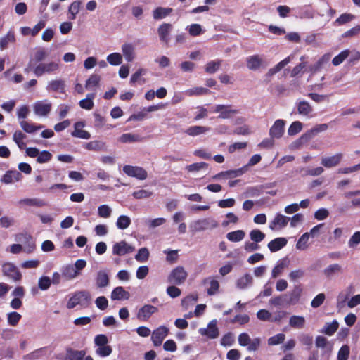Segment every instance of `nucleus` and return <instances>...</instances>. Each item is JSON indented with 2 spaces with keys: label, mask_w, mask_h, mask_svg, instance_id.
Wrapping results in <instances>:
<instances>
[{
  "label": "nucleus",
  "mask_w": 360,
  "mask_h": 360,
  "mask_svg": "<svg viewBox=\"0 0 360 360\" xmlns=\"http://www.w3.org/2000/svg\"><path fill=\"white\" fill-rule=\"evenodd\" d=\"M91 303V296L86 290L75 291L69 295V299L66 304L68 309H72L79 306L81 309H86Z\"/></svg>",
  "instance_id": "nucleus-1"
},
{
  "label": "nucleus",
  "mask_w": 360,
  "mask_h": 360,
  "mask_svg": "<svg viewBox=\"0 0 360 360\" xmlns=\"http://www.w3.org/2000/svg\"><path fill=\"white\" fill-rule=\"evenodd\" d=\"M218 226L217 221L212 218H205L193 221L190 224V229L193 233L200 232L207 229H213Z\"/></svg>",
  "instance_id": "nucleus-2"
},
{
  "label": "nucleus",
  "mask_w": 360,
  "mask_h": 360,
  "mask_svg": "<svg viewBox=\"0 0 360 360\" xmlns=\"http://www.w3.org/2000/svg\"><path fill=\"white\" fill-rule=\"evenodd\" d=\"M328 128V126L327 124H317L311 129L306 131L304 134H303L299 139H297L295 144L297 146H300L304 143H307V141L312 139L314 136H316L319 133L325 131Z\"/></svg>",
  "instance_id": "nucleus-3"
},
{
  "label": "nucleus",
  "mask_w": 360,
  "mask_h": 360,
  "mask_svg": "<svg viewBox=\"0 0 360 360\" xmlns=\"http://www.w3.org/2000/svg\"><path fill=\"white\" fill-rule=\"evenodd\" d=\"M188 273L185 269L181 266H179L172 269L169 273L167 281L172 285H179L185 282Z\"/></svg>",
  "instance_id": "nucleus-4"
},
{
  "label": "nucleus",
  "mask_w": 360,
  "mask_h": 360,
  "mask_svg": "<svg viewBox=\"0 0 360 360\" xmlns=\"http://www.w3.org/2000/svg\"><path fill=\"white\" fill-rule=\"evenodd\" d=\"M212 112L219 113L218 117L220 119H230L233 115L239 112V110L233 108L231 105L218 104L212 107Z\"/></svg>",
  "instance_id": "nucleus-5"
},
{
  "label": "nucleus",
  "mask_w": 360,
  "mask_h": 360,
  "mask_svg": "<svg viewBox=\"0 0 360 360\" xmlns=\"http://www.w3.org/2000/svg\"><path fill=\"white\" fill-rule=\"evenodd\" d=\"M33 111L37 116L47 117L52 108V103L46 100L38 101L34 103Z\"/></svg>",
  "instance_id": "nucleus-6"
},
{
  "label": "nucleus",
  "mask_w": 360,
  "mask_h": 360,
  "mask_svg": "<svg viewBox=\"0 0 360 360\" xmlns=\"http://www.w3.org/2000/svg\"><path fill=\"white\" fill-rule=\"evenodd\" d=\"M123 172L127 176L139 180H145L148 177L146 170L139 166L124 165L123 167Z\"/></svg>",
  "instance_id": "nucleus-7"
},
{
  "label": "nucleus",
  "mask_w": 360,
  "mask_h": 360,
  "mask_svg": "<svg viewBox=\"0 0 360 360\" xmlns=\"http://www.w3.org/2000/svg\"><path fill=\"white\" fill-rule=\"evenodd\" d=\"M58 69V64L55 62L47 63H40L33 69V72L37 77H40L44 74H50L56 72Z\"/></svg>",
  "instance_id": "nucleus-8"
},
{
  "label": "nucleus",
  "mask_w": 360,
  "mask_h": 360,
  "mask_svg": "<svg viewBox=\"0 0 360 360\" xmlns=\"http://www.w3.org/2000/svg\"><path fill=\"white\" fill-rule=\"evenodd\" d=\"M217 324V321L213 319L208 323L207 328H201L198 330V332L201 335L206 336L209 339H215L219 335Z\"/></svg>",
  "instance_id": "nucleus-9"
},
{
  "label": "nucleus",
  "mask_w": 360,
  "mask_h": 360,
  "mask_svg": "<svg viewBox=\"0 0 360 360\" xmlns=\"http://www.w3.org/2000/svg\"><path fill=\"white\" fill-rule=\"evenodd\" d=\"M2 271L4 276L14 281H18L22 278V274L18 269L12 263H5L2 266Z\"/></svg>",
  "instance_id": "nucleus-10"
},
{
  "label": "nucleus",
  "mask_w": 360,
  "mask_h": 360,
  "mask_svg": "<svg viewBox=\"0 0 360 360\" xmlns=\"http://www.w3.org/2000/svg\"><path fill=\"white\" fill-rule=\"evenodd\" d=\"M135 248L127 243L125 240L115 243L112 246V254L118 256H123L127 254L131 253L134 251Z\"/></svg>",
  "instance_id": "nucleus-11"
},
{
  "label": "nucleus",
  "mask_w": 360,
  "mask_h": 360,
  "mask_svg": "<svg viewBox=\"0 0 360 360\" xmlns=\"http://www.w3.org/2000/svg\"><path fill=\"white\" fill-rule=\"evenodd\" d=\"M15 241L21 243L25 245V251L30 253L35 248V244L31 235L27 233H20L15 236Z\"/></svg>",
  "instance_id": "nucleus-12"
},
{
  "label": "nucleus",
  "mask_w": 360,
  "mask_h": 360,
  "mask_svg": "<svg viewBox=\"0 0 360 360\" xmlns=\"http://www.w3.org/2000/svg\"><path fill=\"white\" fill-rule=\"evenodd\" d=\"M285 121L281 119L276 120L269 129V136L271 139H280L285 131Z\"/></svg>",
  "instance_id": "nucleus-13"
},
{
  "label": "nucleus",
  "mask_w": 360,
  "mask_h": 360,
  "mask_svg": "<svg viewBox=\"0 0 360 360\" xmlns=\"http://www.w3.org/2000/svg\"><path fill=\"white\" fill-rule=\"evenodd\" d=\"M158 311V309L150 304H145L141 307L136 314V317L141 321H147L150 317Z\"/></svg>",
  "instance_id": "nucleus-14"
},
{
  "label": "nucleus",
  "mask_w": 360,
  "mask_h": 360,
  "mask_svg": "<svg viewBox=\"0 0 360 360\" xmlns=\"http://www.w3.org/2000/svg\"><path fill=\"white\" fill-rule=\"evenodd\" d=\"M169 333V329L165 326H160L153 330L151 336V340L153 345L156 347L161 345L163 340L167 337Z\"/></svg>",
  "instance_id": "nucleus-15"
},
{
  "label": "nucleus",
  "mask_w": 360,
  "mask_h": 360,
  "mask_svg": "<svg viewBox=\"0 0 360 360\" xmlns=\"http://www.w3.org/2000/svg\"><path fill=\"white\" fill-rule=\"evenodd\" d=\"M22 179V174L17 170H8L1 177L0 181L5 184H11L20 181Z\"/></svg>",
  "instance_id": "nucleus-16"
},
{
  "label": "nucleus",
  "mask_w": 360,
  "mask_h": 360,
  "mask_svg": "<svg viewBox=\"0 0 360 360\" xmlns=\"http://www.w3.org/2000/svg\"><path fill=\"white\" fill-rule=\"evenodd\" d=\"M290 219V217H285L278 213L276 215L274 219L269 223V227L272 231L281 230L287 225Z\"/></svg>",
  "instance_id": "nucleus-17"
},
{
  "label": "nucleus",
  "mask_w": 360,
  "mask_h": 360,
  "mask_svg": "<svg viewBox=\"0 0 360 360\" xmlns=\"http://www.w3.org/2000/svg\"><path fill=\"white\" fill-rule=\"evenodd\" d=\"M172 30V25L169 23H162L158 28V33L160 37V40L165 43L166 45L169 41V34Z\"/></svg>",
  "instance_id": "nucleus-18"
},
{
  "label": "nucleus",
  "mask_w": 360,
  "mask_h": 360,
  "mask_svg": "<svg viewBox=\"0 0 360 360\" xmlns=\"http://www.w3.org/2000/svg\"><path fill=\"white\" fill-rule=\"evenodd\" d=\"M85 350L68 349L65 360H94L91 356H86Z\"/></svg>",
  "instance_id": "nucleus-19"
},
{
  "label": "nucleus",
  "mask_w": 360,
  "mask_h": 360,
  "mask_svg": "<svg viewBox=\"0 0 360 360\" xmlns=\"http://www.w3.org/2000/svg\"><path fill=\"white\" fill-rule=\"evenodd\" d=\"M302 292V288L300 285H295L292 291L287 294L286 304L294 305L296 304L300 298Z\"/></svg>",
  "instance_id": "nucleus-20"
},
{
  "label": "nucleus",
  "mask_w": 360,
  "mask_h": 360,
  "mask_svg": "<svg viewBox=\"0 0 360 360\" xmlns=\"http://www.w3.org/2000/svg\"><path fill=\"white\" fill-rule=\"evenodd\" d=\"M84 148L89 150L95 152H105L108 150L106 142L101 140H94L86 143Z\"/></svg>",
  "instance_id": "nucleus-21"
},
{
  "label": "nucleus",
  "mask_w": 360,
  "mask_h": 360,
  "mask_svg": "<svg viewBox=\"0 0 360 360\" xmlns=\"http://www.w3.org/2000/svg\"><path fill=\"white\" fill-rule=\"evenodd\" d=\"M60 272L65 281L74 280L79 276L77 271L74 269L72 264L63 266L60 269Z\"/></svg>",
  "instance_id": "nucleus-22"
},
{
  "label": "nucleus",
  "mask_w": 360,
  "mask_h": 360,
  "mask_svg": "<svg viewBox=\"0 0 360 360\" xmlns=\"http://www.w3.org/2000/svg\"><path fill=\"white\" fill-rule=\"evenodd\" d=\"M263 58L259 55H252L246 58L247 67L250 70H257L263 65Z\"/></svg>",
  "instance_id": "nucleus-23"
},
{
  "label": "nucleus",
  "mask_w": 360,
  "mask_h": 360,
  "mask_svg": "<svg viewBox=\"0 0 360 360\" xmlns=\"http://www.w3.org/2000/svg\"><path fill=\"white\" fill-rule=\"evenodd\" d=\"M342 158V153H337L330 157H324L321 159V165L325 167L331 168L339 165Z\"/></svg>",
  "instance_id": "nucleus-24"
},
{
  "label": "nucleus",
  "mask_w": 360,
  "mask_h": 360,
  "mask_svg": "<svg viewBox=\"0 0 360 360\" xmlns=\"http://www.w3.org/2000/svg\"><path fill=\"white\" fill-rule=\"evenodd\" d=\"M96 285L98 288L107 287L110 283L109 275L105 270H100L96 276Z\"/></svg>",
  "instance_id": "nucleus-25"
},
{
  "label": "nucleus",
  "mask_w": 360,
  "mask_h": 360,
  "mask_svg": "<svg viewBox=\"0 0 360 360\" xmlns=\"http://www.w3.org/2000/svg\"><path fill=\"white\" fill-rule=\"evenodd\" d=\"M122 51L125 60L131 62L135 58V48L130 43H125L122 46Z\"/></svg>",
  "instance_id": "nucleus-26"
},
{
  "label": "nucleus",
  "mask_w": 360,
  "mask_h": 360,
  "mask_svg": "<svg viewBox=\"0 0 360 360\" xmlns=\"http://www.w3.org/2000/svg\"><path fill=\"white\" fill-rule=\"evenodd\" d=\"M110 297L112 300H128L130 294L123 287L118 286L113 289Z\"/></svg>",
  "instance_id": "nucleus-27"
},
{
  "label": "nucleus",
  "mask_w": 360,
  "mask_h": 360,
  "mask_svg": "<svg viewBox=\"0 0 360 360\" xmlns=\"http://www.w3.org/2000/svg\"><path fill=\"white\" fill-rule=\"evenodd\" d=\"M203 283L209 284V287L207 289V292L209 295H214L218 292L219 283L214 278L207 277L203 280Z\"/></svg>",
  "instance_id": "nucleus-28"
},
{
  "label": "nucleus",
  "mask_w": 360,
  "mask_h": 360,
  "mask_svg": "<svg viewBox=\"0 0 360 360\" xmlns=\"http://www.w3.org/2000/svg\"><path fill=\"white\" fill-rule=\"evenodd\" d=\"M342 272V266L339 264L336 263L328 265L323 271V275L328 278H331L334 276L341 274Z\"/></svg>",
  "instance_id": "nucleus-29"
},
{
  "label": "nucleus",
  "mask_w": 360,
  "mask_h": 360,
  "mask_svg": "<svg viewBox=\"0 0 360 360\" xmlns=\"http://www.w3.org/2000/svg\"><path fill=\"white\" fill-rule=\"evenodd\" d=\"M287 244V239L285 238H276L268 243V248L271 252H275L282 249Z\"/></svg>",
  "instance_id": "nucleus-30"
},
{
  "label": "nucleus",
  "mask_w": 360,
  "mask_h": 360,
  "mask_svg": "<svg viewBox=\"0 0 360 360\" xmlns=\"http://www.w3.org/2000/svg\"><path fill=\"white\" fill-rule=\"evenodd\" d=\"M289 264V260L287 258H284L278 261L276 265L272 269L271 276L272 278L278 277Z\"/></svg>",
  "instance_id": "nucleus-31"
},
{
  "label": "nucleus",
  "mask_w": 360,
  "mask_h": 360,
  "mask_svg": "<svg viewBox=\"0 0 360 360\" xmlns=\"http://www.w3.org/2000/svg\"><path fill=\"white\" fill-rule=\"evenodd\" d=\"M46 89L48 91L63 93L65 89V82L62 79L51 80L48 83Z\"/></svg>",
  "instance_id": "nucleus-32"
},
{
  "label": "nucleus",
  "mask_w": 360,
  "mask_h": 360,
  "mask_svg": "<svg viewBox=\"0 0 360 360\" xmlns=\"http://www.w3.org/2000/svg\"><path fill=\"white\" fill-rule=\"evenodd\" d=\"M15 41V34L13 31H9L5 36L0 39V49L1 51L8 48V45Z\"/></svg>",
  "instance_id": "nucleus-33"
},
{
  "label": "nucleus",
  "mask_w": 360,
  "mask_h": 360,
  "mask_svg": "<svg viewBox=\"0 0 360 360\" xmlns=\"http://www.w3.org/2000/svg\"><path fill=\"white\" fill-rule=\"evenodd\" d=\"M27 138L25 134L20 130H16L13 135V140L16 143L18 147L22 150L25 148L26 143L24 141Z\"/></svg>",
  "instance_id": "nucleus-34"
},
{
  "label": "nucleus",
  "mask_w": 360,
  "mask_h": 360,
  "mask_svg": "<svg viewBox=\"0 0 360 360\" xmlns=\"http://www.w3.org/2000/svg\"><path fill=\"white\" fill-rule=\"evenodd\" d=\"M252 283V277L250 274H246L239 278L236 281V287L240 290H244L250 286Z\"/></svg>",
  "instance_id": "nucleus-35"
},
{
  "label": "nucleus",
  "mask_w": 360,
  "mask_h": 360,
  "mask_svg": "<svg viewBox=\"0 0 360 360\" xmlns=\"http://www.w3.org/2000/svg\"><path fill=\"white\" fill-rule=\"evenodd\" d=\"M142 137L136 134H123L119 138V141L123 143H134V142H140L142 141Z\"/></svg>",
  "instance_id": "nucleus-36"
},
{
  "label": "nucleus",
  "mask_w": 360,
  "mask_h": 360,
  "mask_svg": "<svg viewBox=\"0 0 360 360\" xmlns=\"http://www.w3.org/2000/svg\"><path fill=\"white\" fill-rule=\"evenodd\" d=\"M297 106L298 113L304 116H309L313 111L311 105L305 101H300L297 103Z\"/></svg>",
  "instance_id": "nucleus-37"
},
{
  "label": "nucleus",
  "mask_w": 360,
  "mask_h": 360,
  "mask_svg": "<svg viewBox=\"0 0 360 360\" xmlns=\"http://www.w3.org/2000/svg\"><path fill=\"white\" fill-rule=\"evenodd\" d=\"M306 321L302 316L293 315L289 319V325L294 328L301 329L304 328Z\"/></svg>",
  "instance_id": "nucleus-38"
},
{
  "label": "nucleus",
  "mask_w": 360,
  "mask_h": 360,
  "mask_svg": "<svg viewBox=\"0 0 360 360\" xmlns=\"http://www.w3.org/2000/svg\"><path fill=\"white\" fill-rule=\"evenodd\" d=\"M95 93L88 94L86 96V98L82 99L79 101V106L85 110H91L94 105L93 100L95 98Z\"/></svg>",
  "instance_id": "nucleus-39"
},
{
  "label": "nucleus",
  "mask_w": 360,
  "mask_h": 360,
  "mask_svg": "<svg viewBox=\"0 0 360 360\" xmlns=\"http://www.w3.org/2000/svg\"><path fill=\"white\" fill-rule=\"evenodd\" d=\"M210 131V127H203V126H192L188 127L186 130V134L191 136H195L200 134H205Z\"/></svg>",
  "instance_id": "nucleus-40"
},
{
  "label": "nucleus",
  "mask_w": 360,
  "mask_h": 360,
  "mask_svg": "<svg viewBox=\"0 0 360 360\" xmlns=\"http://www.w3.org/2000/svg\"><path fill=\"white\" fill-rule=\"evenodd\" d=\"M172 8L158 7L153 12V16L155 20L163 19L172 12Z\"/></svg>",
  "instance_id": "nucleus-41"
},
{
  "label": "nucleus",
  "mask_w": 360,
  "mask_h": 360,
  "mask_svg": "<svg viewBox=\"0 0 360 360\" xmlns=\"http://www.w3.org/2000/svg\"><path fill=\"white\" fill-rule=\"evenodd\" d=\"M101 81V77L98 75L93 74L86 81L85 88L87 90H94L98 86Z\"/></svg>",
  "instance_id": "nucleus-42"
},
{
  "label": "nucleus",
  "mask_w": 360,
  "mask_h": 360,
  "mask_svg": "<svg viewBox=\"0 0 360 360\" xmlns=\"http://www.w3.org/2000/svg\"><path fill=\"white\" fill-rule=\"evenodd\" d=\"M330 59V56L324 55L316 63L311 65L309 67V71L311 74H314L319 71L322 67L323 63H327Z\"/></svg>",
  "instance_id": "nucleus-43"
},
{
  "label": "nucleus",
  "mask_w": 360,
  "mask_h": 360,
  "mask_svg": "<svg viewBox=\"0 0 360 360\" xmlns=\"http://www.w3.org/2000/svg\"><path fill=\"white\" fill-rule=\"evenodd\" d=\"M245 236V233L243 230H237L228 233L226 238L229 241L236 243L241 241Z\"/></svg>",
  "instance_id": "nucleus-44"
},
{
  "label": "nucleus",
  "mask_w": 360,
  "mask_h": 360,
  "mask_svg": "<svg viewBox=\"0 0 360 360\" xmlns=\"http://www.w3.org/2000/svg\"><path fill=\"white\" fill-rule=\"evenodd\" d=\"M339 323L336 320L333 321L331 323H326L321 330V333L328 335H332L338 330Z\"/></svg>",
  "instance_id": "nucleus-45"
},
{
  "label": "nucleus",
  "mask_w": 360,
  "mask_h": 360,
  "mask_svg": "<svg viewBox=\"0 0 360 360\" xmlns=\"http://www.w3.org/2000/svg\"><path fill=\"white\" fill-rule=\"evenodd\" d=\"M19 204H23L28 206H37V207H43L46 205V203L41 199L39 198H24L21 199L19 201Z\"/></svg>",
  "instance_id": "nucleus-46"
},
{
  "label": "nucleus",
  "mask_w": 360,
  "mask_h": 360,
  "mask_svg": "<svg viewBox=\"0 0 360 360\" xmlns=\"http://www.w3.org/2000/svg\"><path fill=\"white\" fill-rule=\"evenodd\" d=\"M131 219L127 215H120L117 220L116 226L117 229L124 230L128 228L131 224Z\"/></svg>",
  "instance_id": "nucleus-47"
},
{
  "label": "nucleus",
  "mask_w": 360,
  "mask_h": 360,
  "mask_svg": "<svg viewBox=\"0 0 360 360\" xmlns=\"http://www.w3.org/2000/svg\"><path fill=\"white\" fill-rule=\"evenodd\" d=\"M82 2L80 1H73L69 6L68 12L70 14L69 19L75 20L77 14L79 13Z\"/></svg>",
  "instance_id": "nucleus-48"
},
{
  "label": "nucleus",
  "mask_w": 360,
  "mask_h": 360,
  "mask_svg": "<svg viewBox=\"0 0 360 360\" xmlns=\"http://www.w3.org/2000/svg\"><path fill=\"white\" fill-rule=\"evenodd\" d=\"M210 90L207 88L198 86V87H193L190 89H188L186 91V94L192 96H200L204 94H208L210 93Z\"/></svg>",
  "instance_id": "nucleus-49"
},
{
  "label": "nucleus",
  "mask_w": 360,
  "mask_h": 360,
  "mask_svg": "<svg viewBox=\"0 0 360 360\" xmlns=\"http://www.w3.org/2000/svg\"><path fill=\"white\" fill-rule=\"evenodd\" d=\"M249 235L251 240L257 243L262 242L266 236V235L259 229L252 230Z\"/></svg>",
  "instance_id": "nucleus-50"
},
{
  "label": "nucleus",
  "mask_w": 360,
  "mask_h": 360,
  "mask_svg": "<svg viewBox=\"0 0 360 360\" xmlns=\"http://www.w3.org/2000/svg\"><path fill=\"white\" fill-rule=\"evenodd\" d=\"M198 297L196 294H191L185 297L181 300V305L187 309L190 306L193 305L198 301Z\"/></svg>",
  "instance_id": "nucleus-51"
},
{
  "label": "nucleus",
  "mask_w": 360,
  "mask_h": 360,
  "mask_svg": "<svg viewBox=\"0 0 360 360\" xmlns=\"http://www.w3.org/2000/svg\"><path fill=\"white\" fill-rule=\"evenodd\" d=\"M355 18V16L350 13H343L333 22L335 25L346 24Z\"/></svg>",
  "instance_id": "nucleus-52"
},
{
  "label": "nucleus",
  "mask_w": 360,
  "mask_h": 360,
  "mask_svg": "<svg viewBox=\"0 0 360 360\" xmlns=\"http://www.w3.org/2000/svg\"><path fill=\"white\" fill-rule=\"evenodd\" d=\"M324 169L322 167H317L316 168H302L300 172H304L303 175L304 176H319L323 172Z\"/></svg>",
  "instance_id": "nucleus-53"
},
{
  "label": "nucleus",
  "mask_w": 360,
  "mask_h": 360,
  "mask_svg": "<svg viewBox=\"0 0 360 360\" xmlns=\"http://www.w3.org/2000/svg\"><path fill=\"white\" fill-rule=\"evenodd\" d=\"M107 61L112 65H119L122 62V57L119 53H112L107 56Z\"/></svg>",
  "instance_id": "nucleus-54"
},
{
  "label": "nucleus",
  "mask_w": 360,
  "mask_h": 360,
  "mask_svg": "<svg viewBox=\"0 0 360 360\" xmlns=\"http://www.w3.org/2000/svg\"><path fill=\"white\" fill-rule=\"evenodd\" d=\"M49 55V51L44 48L40 47L37 49L34 53V60L36 62L39 63L46 58Z\"/></svg>",
  "instance_id": "nucleus-55"
},
{
  "label": "nucleus",
  "mask_w": 360,
  "mask_h": 360,
  "mask_svg": "<svg viewBox=\"0 0 360 360\" xmlns=\"http://www.w3.org/2000/svg\"><path fill=\"white\" fill-rule=\"evenodd\" d=\"M149 258V251L146 248H141L135 255V259L140 262H145Z\"/></svg>",
  "instance_id": "nucleus-56"
},
{
  "label": "nucleus",
  "mask_w": 360,
  "mask_h": 360,
  "mask_svg": "<svg viewBox=\"0 0 360 360\" xmlns=\"http://www.w3.org/2000/svg\"><path fill=\"white\" fill-rule=\"evenodd\" d=\"M221 60H212L207 63L205 66V71L209 74L216 72L221 66Z\"/></svg>",
  "instance_id": "nucleus-57"
},
{
  "label": "nucleus",
  "mask_w": 360,
  "mask_h": 360,
  "mask_svg": "<svg viewBox=\"0 0 360 360\" xmlns=\"http://www.w3.org/2000/svg\"><path fill=\"white\" fill-rule=\"evenodd\" d=\"M309 239V233H304L301 236V237L297 240L296 244V248L300 250H304L307 248V242Z\"/></svg>",
  "instance_id": "nucleus-58"
},
{
  "label": "nucleus",
  "mask_w": 360,
  "mask_h": 360,
  "mask_svg": "<svg viewBox=\"0 0 360 360\" xmlns=\"http://www.w3.org/2000/svg\"><path fill=\"white\" fill-rule=\"evenodd\" d=\"M302 129V123L300 121L293 122L288 129V134L289 136H295L301 131Z\"/></svg>",
  "instance_id": "nucleus-59"
},
{
  "label": "nucleus",
  "mask_w": 360,
  "mask_h": 360,
  "mask_svg": "<svg viewBox=\"0 0 360 360\" xmlns=\"http://www.w3.org/2000/svg\"><path fill=\"white\" fill-rule=\"evenodd\" d=\"M19 124L22 129L27 134H32L36 131V125L33 123L25 120H20Z\"/></svg>",
  "instance_id": "nucleus-60"
},
{
  "label": "nucleus",
  "mask_w": 360,
  "mask_h": 360,
  "mask_svg": "<svg viewBox=\"0 0 360 360\" xmlns=\"http://www.w3.org/2000/svg\"><path fill=\"white\" fill-rule=\"evenodd\" d=\"M350 51L348 49L340 52L338 56L333 58L332 63L337 66L341 64L349 55Z\"/></svg>",
  "instance_id": "nucleus-61"
},
{
  "label": "nucleus",
  "mask_w": 360,
  "mask_h": 360,
  "mask_svg": "<svg viewBox=\"0 0 360 360\" xmlns=\"http://www.w3.org/2000/svg\"><path fill=\"white\" fill-rule=\"evenodd\" d=\"M112 349L110 345L98 347L96 349V354L101 357H106L111 354Z\"/></svg>",
  "instance_id": "nucleus-62"
},
{
  "label": "nucleus",
  "mask_w": 360,
  "mask_h": 360,
  "mask_svg": "<svg viewBox=\"0 0 360 360\" xmlns=\"http://www.w3.org/2000/svg\"><path fill=\"white\" fill-rule=\"evenodd\" d=\"M21 319V315L15 311L7 314L8 323L11 326H15Z\"/></svg>",
  "instance_id": "nucleus-63"
},
{
  "label": "nucleus",
  "mask_w": 360,
  "mask_h": 360,
  "mask_svg": "<svg viewBox=\"0 0 360 360\" xmlns=\"http://www.w3.org/2000/svg\"><path fill=\"white\" fill-rule=\"evenodd\" d=\"M190 34L193 37L199 36L204 32L202 29V26L200 24H192L188 26L186 28Z\"/></svg>",
  "instance_id": "nucleus-64"
}]
</instances>
